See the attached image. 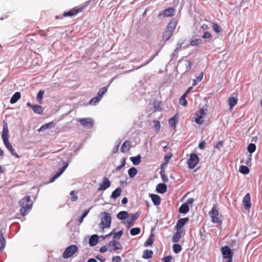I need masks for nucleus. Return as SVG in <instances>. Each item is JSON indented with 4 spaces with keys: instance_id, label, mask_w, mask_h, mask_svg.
Listing matches in <instances>:
<instances>
[{
    "instance_id": "obj_1",
    "label": "nucleus",
    "mask_w": 262,
    "mask_h": 262,
    "mask_svg": "<svg viewBox=\"0 0 262 262\" xmlns=\"http://www.w3.org/2000/svg\"><path fill=\"white\" fill-rule=\"evenodd\" d=\"M20 206V212L23 216L26 215L31 210L32 203L30 196H25L19 202Z\"/></svg>"
},
{
    "instance_id": "obj_2",
    "label": "nucleus",
    "mask_w": 262,
    "mask_h": 262,
    "mask_svg": "<svg viewBox=\"0 0 262 262\" xmlns=\"http://www.w3.org/2000/svg\"><path fill=\"white\" fill-rule=\"evenodd\" d=\"M102 218L101 220L100 227L102 229L110 227L112 218L111 214L106 212L101 213Z\"/></svg>"
},
{
    "instance_id": "obj_3",
    "label": "nucleus",
    "mask_w": 262,
    "mask_h": 262,
    "mask_svg": "<svg viewBox=\"0 0 262 262\" xmlns=\"http://www.w3.org/2000/svg\"><path fill=\"white\" fill-rule=\"evenodd\" d=\"M209 215L211 218L212 223L219 225L222 224V221L219 217V213L215 205L212 207L211 210L209 212Z\"/></svg>"
},
{
    "instance_id": "obj_4",
    "label": "nucleus",
    "mask_w": 262,
    "mask_h": 262,
    "mask_svg": "<svg viewBox=\"0 0 262 262\" xmlns=\"http://www.w3.org/2000/svg\"><path fill=\"white\" fill-rule=\"evenodd\" d=\"M78 250V247L76 245H71L66 248L62 254V257L64 258H70L77 252Z\"/></svg>"
},
{
    "instance_id": "obj_5",
    "label": "nucleus",
    "mask_w": 262,
    "mask_h": 262,
    "mask_svg": "<svg viewBox=\"0 0 262 262\" xmlns=\"http://www.w3.org/2000/svg\"><path fill=\"white\" fill-rule=\"evenodd\" d=\"M62 165L63 166V167L61 169H60L59 171L57 172L54 175V176L53 177H52L50 179V181H49L50 183L53 182L54 181H55V180H56L58 178H59L63 173V172L66 170V169L68 167V166L69 165V163L67 162L63 161H61L59 163V165Z\"/></svg>"
},
{
    "instance_id": "obj_6",
    "label": "nucleus",
    "mask_w": 262,
    "mask_h": 262,
    "mask_svg": "<svg viewBox=\"0 0 262 262\" xmlns=\"http://www.w3.org/2000/svg\"><path fill=\"white\" fill-rule=\"evenodd\" d=\"M223 257L227 259V261H232L233 252L227 246H225L221 248Z\"/></svg>"
},
{
    "instance_id": "obj_7",
    "label": "nucleus",
    "mask_w": 262,
    "mask_h": 262,
    "mask_svg": "<svg viewBox=\"0 0 262 262\" xmlns=\"http://www.w3.org/2000/svg\"><path fill=\"white\" fill-rule=\"evenodd\" d=\"M199 162V158L198 156L192 153L189 156V158L187 161L188 167L190 169L194 168Z\"/></svg>"
},
{
    "instance_id": "obj_8",
    "label": "nucleus",
    "mask_w": 262,
    "mask_h": 262,
    "mask_svg": "<svg viewBox=\"0 0 262 262\" xmlns=\"http://www.w3.org/2000/svg\"><path fill=\"white\" fill-rule=\"evenodd\" d=\"M175 14V10L172 7H169L161 11L158 15L159 18H164L166 17L172 16Z\"/></svg>"
},
{
    "instance_id": "obj_9",
    "label": "nucleus",
    "mask_w": 262,
    "mask_h": 262,
    "mask_svg": "<svg viewBox=\"0 0 262 262\" xmlns=\"http://www.w3.org/2000/svg\"><path fill=\"white\" fill-rule=\"evenodd\" d=\"M78 121L89 128H92L94 125V120L91 118H79Z\"/></svg>"
},
{
    "instance_id": "obj_10",
    "label": "nucleus",
    "mask_w": 262,
    "mask_h": 262,
    "mask_svg": "<svg viewBox=\"0 0 262 262\" xmlns=\"http://www.w3.org/2000/svg\"><path fill=\"white\" fill-rule=\"evenodd\" d=\"M108 246L110 248V251L120 250L123 248L121 244L119 242L116 241L114 239L110 241L108 243Z\"/></svg>"
},
{
    "instance_id": "obj_11",
    "label": "nucleus",
    "mask_w": 262,
    "mask_h": 262,
    "mask_svg": "<svg viewBox=\"0 0 262 262\" xmlns=\"http://www.w3.org/2000/svg\"><path fill=\"white\" fill-rule=\"evenodd\" d=\"M111 186V182L107 177L103 178L102 183L100 185L98 189V191H104L109 188Z\"/></svg>"
},
{
    "instance_id": "obj_12",
    "label": "nucleus",
    "mask_w": 262,
    "mask_h": 262,
    "mask_svg": "<svg viewBox=\"0 0 262 262\" xmlns=\"http://www.w3.org/2000/svg\"><path fill=\"white\" fill-rule=\"evenodd\" d=\"M140 212H137L135 213H132L129 215L130 219L127 221V228H129L134 225V222L138 218Z\"/></svg>"
},
{
    "instance_id": "obj_13",
    "label": "nucleus",
    "mask_w": 262,
    "mask_h": 262,
    "mask_svg": "<svg viewBox=\"0 0 262 262\" xmlns=\"http://www.w3.org/2000/svg\"><path fill=\"white\" fill-rule=\"evenodd\" d=\"M243 202L244 207L246 209L249 210L251 206L250 195L249 193H247L243 198Z\"/></svg>"
},
{
    "instance_id": "obj_14",
    "label": "nucleus",
    "mask_w": 262,
    "mask_h": 262,
    "mask_svg": "<svg viewBox=\"0 0 262 262\" xmlns=\"http://www.w3.org/2000/svg\"><path fill=\"white\" fill-rule=\"evenodd\" d=\"M189 221L188 217L181 218L178 220L175 228L177 230H182V228Z\"/></svg>"
},
{
    "instance_id": "obj_15",
    "label": "nucleus",
    "mask_w": 262,
    "mask_h": 262,
    "mask_svg": "<svg viewBox=\"0 0 262 262\" xmlns=\"http://www.w3.org/2000/svg\"><path fill=\"white\" fill-rule=\"evenodd\" d=\"M177 19L174 18H172L169 23L167 27L166 30L170 31L171 32L173 33L177 25Z\"/></svg>"
},
{
    "instance_id": "obj_16",
    "label": "nucleus",
    "mask_w": 262,
    "mask_h": 262,
    "mask_svg": "<svg viewBox=\"0 0 262 262\" xmlns=\"http://www.w3.org/2000/svg\"><path fill=\"white\" fill-rule=\"evenodd\" d=\"M2 139H9V130L7 123L4 121L3 122V128L2 134Z\"/></svg>"
},
{
    "instance_id": "obj_17",
    "label": "nucleus",
    "mask_w": 262,
    "mask_h": 262,
    "mask_svg": "<svg viewBox=\"0 0 262 262\" xmlns=\"http://www.w3.org/2000/svg\"><path fill=\"white\" fill-rule=\"evenodd\" d=\"M82 9L83 8L81 7L78 9L71 10L69 11L64 12L63 13V16L68 17L74 16L77 14L78 13L81 12L82 11Z\"/></svg>"
},
{
    "instance_id": "obj_18",
    "label": "nucleus",
    "mask_w": 262,
    "mask_h": 262,
    "mask_svg": "<svg viewBox=\"0 0 262 262\" xmlns=\"http://www.w3.org/2000/svg\"><path fill=\"white\" fill-rule=\"evenodd\" d=\"M156 191L159 193L163 194L167 191V185L165 183H159L156 186Z\"/></svg>"
},
{
    "instance_id": "obj_19",
    "label": "nucleus",
    "mask_w": 262,
    "mask_h": 262,
    "mask_svg": "<svg viewBox=\"0 0 262 262\" xmlns=\"http://www.w3.org/2000/svg\"><path fill=\"white\" fill-rule=\"evenodd\" d=\"M179 121V116L175 114L172 118H170L169 120V124L170 126L175 128L177 124Z\"/></svg>"
},
{
    "instance_id": "obj_20",
    "label": "nucleus",
    "mask_w": 262,
    "mask_h": 262,
    "mask_svg": "<svg viewBox=\"0 0 262 262\" xmlns=\"http://www.w3.org/2000/svg\"><path fill=\"white\" fill-rule=\"evenodd\" d=\"M99 237L97 234L92 235L89 239V245L91 247L96 246L98 242Z\"/></svg>"
},
{
    "instance_id": "obj_21",
    "label": "nucleus",
    "mask_w": 262,
    "mask_h": 262,
    "mask_svg": "<svg viewBox=\"0 0 262 262\" xmlns=\"http://www.w3.org/2000/svg\"><path fill=\"white\" fill-rule=\"evenodd\" d=\"M151 199L155 205H159L161 203V198L157 194H151Z\"/></svg>"
},
{
    "instance_id": "obj_22",
    "label": "nucleus",
    "mask_w": 262,
    "mask_h": 262,
    "mask_svg": "<svg viewBox=\"0 0 262 262\" xmlns=\"http://www.w3.org/2000/svg\"><path fill=\"white\" fill-rule=\"evenodd\" d=\"M6 241L3 236V233L2 231L0 230V252L4 250L5 248Z\"/></svg>"
},
{
    "instance_id": "obj_23",
    "label": "nucleus",
    "mask_w": 262,
    "mask_h": 262,
    "mask_svg": "<svg viewBox=\"0 0 262 262\" xmlns=\"http://www.w3.org/2000/svg\"><path fill=\"white\" fill-rule=\"evenodd\" d=\"M122 191V189L121 187L117 188L115 190H114L112 194L111 195V198L116 199L118 197H119Z\"/></svg>"
},
{
    "instance_id": "obj_24",
    "label": "nucleus",
    "mask_w": 262,
    "mask_h": 262,
    "mask_svg": "<svg viewBox=\"0 0 262 262\" xmlns=\"http://www.w3.org/2000/svg\"><path fill=\"white\" fill-rule=\"evenodd\" d=\"M21 97L20 93L19 92H15L10 99V102L11 104L16 103Z\"/></svg>"
},
{
    "instance_id": "obj_25",
    "label": "nucleus",
    "mask_w": 262,
    "mask_h": 262,
    "mask_svg": "<svg viewBox=\"0 0 262 262\" xmlns=\"http://www.w3.org/2000/svg\"><path fill=\"white\" fill-rule=\"evenodd\" d=\"M177 232L173 234L172 236V241L173 243H178L179 242L180 238H181V233L182 232V230H177Z\"/></svg>"
},
{
    "instance_id": "obj_26",
    "label": "nucleus",
    "mask_w": 262,
    "mask_h": 262,
    "mask_svg": "<svg viewBox=\"0 0 262 262\" xmlns=\"http://www.w3.org/2000/svg\"><path fill=\"white\" fill-rule=\"evenodd\" d=\"M129 217V214L127 212L125 211H120L117 215V217L121 220H123L127 219Z\"/></svg>"
},
{
    "instance_id": "obj_27",
    "label": "nucleus",
    "mask_w": 262,
    "mask_h": 262,
    "mask_svg": "<svg viewBox=\"0 0 262 262\" xmlns=\"http://www.w3.org/2000/svg\"><path fill=\"white\" fill-rule=\"evenodd\" d=\"M32 110L35 113L39 115H42L43 112L42 106L37 104H34Z\"/></svg>"
},
{
    "instance_id": "obj_28",
    "label": "nucleus",
    "mask_w": 262,
    "mask_h": 262,
    "mask_svg": "<svg viewBox=\"0 0 262 262\" xmlns=\"http://www.w3.org/2000/svg\"><path fill=\"white\" fill-rule=\"evenodd\" d=\"M189 210V207L187 204H183L179 208V211L180 213L186 214Z\"/></svg>"
},
{
    "instance_id": "obj_29",
    "label": "nucleus",
    "mask_w": 262,
    "mask_h": 262,
    "mask_svg": "<svg viewBox=\"0 0 262 262\" xmlns=\"http://www.w3.org/2000/svg\"><path fill=\"white\" fill-rule=\"evenodd\" d=\"M153 251L151 250L146 249L144 251L142 257L144 259H149L152 257Z\"/></svg>"
},
{
    "instance_id": "obj_30",
    "label": "nucleus",
    "mask_w": 262,
    "mask_h": 262,
    "mask_svg": "<svg viewBox=\"0 0 262 262\" xmlns=\"http://www.w3.org/2000/svg\"><path fill=\"white\" fill-rule=\"evenodd\" d=\"M141 158L140 155H138L137 156L130 157V160L134 165H138L141 162Z\"/></svg>"
},
{
    "instance_id": "obj_31",
    "label": "nucleus",
    "mask_w": 262,
    "mask_h": 262,
    "mask_svg": "<svg viewBox=\"0 0 262 262\" xmlns=\"http://www.w3.org/2000/svg\"><path fill=\"white\" fill-rule=\"evenodd\" d=\"M55 124L53 122H50L48 123H46L43 125H42L39 129H38L39 132H41L44 130L48 128H51L54 127Z\"/></svg>"
},
{
    "instance_id": "obj_32",
    "label": "nucleus",
    "mask_w": 262,
    "mask_h": 262,
    "mask_svg": "<svg viewBox=\"0 0 262 262\" xmlns=\"http://www.w3.org/2000/svg\"><path fill=\"white\" fill-rule=\"evenodd\" d=\"M130 142L126 141L122 145L121 150L122 152H126L129 150Z\"/></svg>"
},
{
    "instance_id": "obj_33",
    "label": "nucleus",
    "mask_w": 262,
    "mask_h": 262,
    "mask_svg": "<svg viewBox=\"0 0 262 262\" xmlns=\"http://www.w3.org/2000/svg\"><path fill=\"white\" fill-rule=\"evenodd\" d=\"M154 234L151 233L144 244L145 247L151 246L154 242Z\"/></svg>"
},
{
    "instance_id": "obj_34",
    "label": "nucleus",
    "mask_w": 262,
    "mask_h": 262,
    "mask_svg": "<svg viewBox=\"0 0 262 262\" xmlns=\"http://www.w3.org/2000/svg\"><path fill=\"white\" fill-rule=\"evenodd\" d=\"M230 109H232L237 103V99L233 97H230L228 99Z\"/></svg>"
},
{
    "instance_id": "obj_35",
    "label": "nucleus",
    "mask_w": 262,
    "mask_h": 262,
    "mask_svg": "<svg viewBox=\"0 0 262 262\" xmlns=\"http://www.w3.org/2000/svg\"><path fill=\"white\" fill-rule=\"evenodd\" d=\"M109 85L110 84H108L107 86H104L101 88L98 92L97 96H98L99 97L102 99L103 95L107 92V88L109 86Z\"/></svg>"
},
{
    "instance_id": "obj_36",
    "label": "nucleus",
    "mask_w": 262,
    "mask_h": 262,
    "mask_svg": "<svg viewBox=\"0 0 262 262\" xmlns=\"http://www.w3.org/2000/svg\"><path fill=\"white\" fill-rule=\"evenodd\" d=\"M128 173L130 178H133L137 173V170L135 167H131L128 170Z\"/></svg>"
},
{
    "instance_id": "obj_37",
    "label": "nucleus",
    "mask_w": 262,
    "mask_h": 262,
    "mask_svg": "<svg viewBox=\"0 0 262 262\" xmlns=\"http://www.w3.org/2000/svg\"><path fill=\"white\" fill-rule=\"evenodd\" d=\"M173 33L171 32L170 31L165 30L163 34V39L165 41L168 40L170 37Z\"/></svg>"
},
{
    "instance_id": "obj_38",
    "label": "nucleus",
    "mask_w": 262,
    "mask_h": 262,
    "mask_svg": "<svg viewBox=\"0 0 262 262\" xmlns=\"http://www.w3.org/2000/svg\"><path fill=\"white\" fill-rule=\"evenodd\" d=\"M239 171L243 174H246L249 172V169L247 166L241 165L239 167Z\"/></svg>"
},
{
    "instance_id": "obj_39",
    "label": "nucleus",
    "mask_w": 262,
    "mask_h": 262,
    "mask_svg": "<svg viewBox=\"0 0 262 262\" xmlns=\"http://www.w3.org/2000/svg\"><path fill=\"white\" fill-rule=\"evenodd\" d=\"M172 249L173 252L177 254L180 252L182 251V246L178 244H174L172 246Z\"/></svg>"
},
{
    "instance_id": "obj_40",
    "label": "nucleus",
    "mask_w": 262,
    "mask_h": 262,
    "mask_svg": "<svg viewBox=\"0 0 262 262\" xmlns=\"http://www.w3.org/2000/svg\"><path fill=\"white\" fill-rule=\"evenodd\" d=\"M202 43V39L201 38H197L192 40L190 41V45L191 46H198Z\"/></svg>"
},
{
    "instance_id": "obj_41",
    "label": "nucleus",
    "mask_w": 262,
    "mask_h": 262,
    "mask_svg": "<svg viewBox=\"0 0 262 262\" xmlns=\"http://www.w3.org/2000/svg\"><path fill=\"white\" fill-rule=\"evenodd\" d=\"M101 99L98 96L93 98L90 101L89 104L92 105H95L98 103Z\"/></svg>"
},
{
    "instance_id": "obj_42",
    "label": "nucleus",
    "mask_w": 262,
    "mask_h": 262,
    "mask_svg": "<svg viewBox=\"0 0 262 262\" xmlns=\"http://www.w3.org/2000/svg\"><path fill=\"white\" fill-rule=\"evenodd\" d=\"M141 232V229L139 227L133 228L130 230V234L135 236L139 234Z\"/></svg>"
},
{
    "instance_id": "obj_43",
    "label": "nucleus",
    "mask_w": 262,
    "mask_h": 262,
    "mask_svg": "<svg viewBox=\"0 0 262 262\" xmlns=\"http://www.w3.org/2000/svg\"><path fill=\"white\" fill-rule=\"evenodd\" d=\"M44 93L45 92L43 90H40L39 92L37 93L36 99L40 104L42 103V97Z\"/></svg>"
},
{
    "instance_id": "obj_44",
    "label": "nucleus",
    "mask_w": 262,
    "mask_h": 262,
    "mask_svg": "<svg viewBox=\"0 0 262 262\" xmlns=\"http://www.w3.org/2000/svg\"><path fill=\"white\" fill-rule=\"evenodd\" d=\"M160 174L163 182H167L168 181V179L167 176L165 174V170L162 169V170H160Z\"/></svg>"
},
{
    "instance_id": "obj_45",
    "label": "nucleus",
    "mask_w": 262,
    "mask_h": 262,
    "mask_svg": "<svg viewBox=\"0 0 262 262\" xmlns=\"http://www.w3.org/2000/svg\"><path fill=\"white\" fill-rule=\"evenodd\" d=\"M203 77V73H201L199 74V75L196 77V78L193 80L192 85L195 86V85H196V84L198 82H200L202 80Z\"/></svg>"
},
{
    "instance_id": "obj_46",
    "label": "nucleus",
    "mask_w": 262,
    "mask_h": 262,
    "mask_svg": "<svg viewBox=\"0 0 262 262\" xmlns=\"http://www.w3.org/2000/svg\"><path fill=\"white\" fill-rule=\"evenodd\" d=\"M91 209V208H90L88 210H86L84 211V212L79 219V224H81L83 222L84 219L87 216Z\"/></svg>"
},
{
    "instance_id": "obj_47",
    "label": "nucleus",
    "mask_w": 262,
    "mask_h": 262,
    "mask_svg": "<svg viewBox=\"0 0 262 262\" xmlns=\"http://www.w3.org/2000/svg\"><path fill=\"white\" fill-rule=\"evenodd\" d=\"M256 149V145L254 143H250L248 145L247 150L248 151L252 154L254 152Z\"/></svg>"
},
{
    "instance_id": "obj_48",
    "label": "nucleus",
    "mask_w": 262,
    "mask_h": 262,
    "mask_svg": "<svg viewBox=\"0 0 262 262\" xmlns=\"http://www.w3.org/2000/svg\"><path fill=\"white\" fill-rule=\"evenodd\" d=\"M183 43V41L179 40L177 43V48L175 49L174 53L172 54V56L174 57V56H176V55L178 54L177 50H179L181 47L182 44Z\"/></svg>"
},
{
    "instance_id": "obj_49",
    "label": "nucleus",
    "mask_w": 262,
    "mask_h": 262,
    "mask_svg": "<svg viewBox=\"0 0 262 262\" xmlns=\"http://www.w3.org/2000/svg\"><path fill=\"white\" fill-rule=\"evenodd\" d=\"M153 122L154 129L156 132H158L161 128L160 122L157 120H154Z\"/></svg>"
},
{
    "instance_id": "obj_50",
    "label": "nucleus",
    "mask_w": 262,
    "mask_h": 262,
    "mask_svg": "<svg viewBox=\"0 0 262 262\" xmlns=\"http://www.w3.org/2000/svg\"><path fill=\"white\" fill-rule=\"evenodd\" d=\"M123 231L122 230H120L115 233L113 235V239L115 240L116 239H119L121 236L122 235Z\"/></svg>"
},
{
    "instance_id": "obj_51",
    "label": "nucleus",
    "mask_w": 262,
    "mask_h": 262,
    "mask_svg": "<svg viewBox=\"0 0 262 262\" xmlns=\"http://www.w3.org/2000/svg\"><path fill=\"white\" fill-rule=\"evenodd\" d=\"M212 28L216 33H219L221 31V27L217 24L213 23Z\"/></svg>"
},
{
    "instance_id": "obj_52",
    "label": "nucleus",
    "mask_w": 262,
    "mask_h": 262,
    "mask_svg": "<svg viewBox=\"0 0 262 262\" xmlns=\"http://www.w3.org/2000/svg\"><path fill=\"white\" fill-rule=\"evenodd\" d=\"M8 150L11 152L12 155H13V156H14V157H16L17 158H19V156L16 152V151H15L14 149L13 148V147L12 146H11V147L8 148Z\"/></svg>"
},
{
    "instance_id": "obj_53",
    "label": "nucleus",
    "mask_w": 262,
    "mask_h": 262,
    "mask_svg": "<svg viewBox=\"0 0 262 262\" xmlns=\"http://www.w3.org/2000/svg\"><path fill=\"white\" fill-rule=\"evenodd\" d=\"M70 195L71 196V200L72 202H75L78 199V196L77 195H76L74 193V191H72L70 192Z\"/></svg>"
},
{
    "instance_id": "obj_54",
    "label": "nucleus",
    "mask_w": 262,
    "mask_h": 262,
    "mask_svg": "<svg viewBox=\"0 0 262 262\" xmlns=\"http://www.w3.org/2000/svg\"><path fill=\"white\" fill-rule=\"evenodd\" d=\"M202 119V116H199L195 119V121L198 124H202L204 121Z\"/></svg>"
},
{
    "instance_id": "obj_55",
    "label": "nucleus",
    "mask_w": 262,
    "mask_h": 262,
    "mask_svg": "<svg viewBox=\"0 0 262 262\" xmlns=\"http://www.w3.org/2000/svg\"><path fill=\"white\" fill-rule=\"evenodd\" d=\"M158 55V53L155 54L154 55L152 56V57L149 59L147 61H146L145 63H144V64H142L141 66H140V67H137V68H136V69H138L140 68H141L146 64H147L148 63H149L150 61H151L153 59Z\"/></svg>"
},
{
    "instance_id": "obj_56",
    "label": "nucleus",
    "mask_w": 262,
    "mask_h": 262,
    "mask_svg": "<svg viewBox=\"0 0 262 262\" xmlns=\"http://www.w3.org/2000/svg\"><path fill=\"white\" fill-rule=\"evenodd\" d=\"M3 140V142H4V144L5 145V146H6V147L8 149V148L9 147H11V146H12L11 144H10V143L9 142V139H4Z\"/></svg>"
},
{
    "instance_id": "obj_57",
    "label": "nucleus",
    "mask_w": 262,
    "mask_h": 262,
    "mask_svg": "<svg viewBox=\"0 0 262 262\" xmlns=\"http://www.w3.org/2000/svg\"><path fill=\"white\" fill-rule=\"evenodd\" d=\"M3 140V142H4V144L5 145V146H6V147L8 149V148L9 147H11V146H12L11 144H10V143L9 142V139H4Z\"/></svg>"
},
{
    "instance_id": "obj_58",
    "label": "nucleus",
    "mask_w": 262,
    "mask_h": 262,
    "mask_svg": "<svg viewBox=\"0 0 262 262\" xmlns=\"http://www.w3.org/2000/svg\"><path fill=\"white\" fill-rule=\"evenodd\" d=\"M172 155L171 153H169L168 155L165 156L164 158V162L166 163H167L169 162V160L171 158Z\"/></svg>"
},
{
    "instance_id": "obj_59",
    "label": "nucleus",
    "mask_w": 262,
    "mask_h": 262,
    "mask_svg": "<svg viewBox=\"0 0 262 262\" xmlns=\"http://www.w3.org/2000/svg\"><path fill=\"white\" fill-rule=\"evenodd\" d=\"M179 103L181 105L185 106L187 104V101L186 98H180V100H179Z\"/></svg>"
},
{
    "instance_id": "obj_60",
    "label": "nucleus",
    "mask_w": 262,
    "mask_h": 262,
    "mask_svg": "<svg viewBox=\"0 0 262 262\" xmlns=\"http://www.w3.org/2000/svg\"><path fill=\"white\" fill-rule=\"evenodd\" d=\"M192 66V63L189 60H187L186 64V71H188V70H189L191 69Z\"/></svg>"
},
{
    "instance_id": "obj_61",
    "label": "nucleus",
    "mask_w": 262,
    "mask_h": 262,
    "mask_svg": "<svg viewBox=\"0 0 262 262\" xmlns=\"http://www.w3.org/2000/svg\"><path fill=\"white\" fill-rule=\"evenodd\" d=\"M121 258L119 256H115L112 257L113 262H121Z\"/></svg>"
},
{
    "instance_id": "obj_62",
    "label": "nucleus",
    "mask_w": 262,
    "mask_h": 262,
    "mask_svg": "<svg viewBox=\"0 0 262 262\" xmlns=\"http://www.w3.org/2000/svg\"><path fill=\"white\" fill-rule=\"evenodd\" d=\"M211 37V34L208 31L205 32L202 37L204 39L209 38Z\"/></svg>"
},
{
    "instance_id": "obj_63",
    "label": "nucleus",
    "mask_w": 262,
    "mask_h": 262,
    "mask_svg": "<svg viewBox=\"0 0 262 262\" xmlns=\"http://www.w3.org/2000/svg\"><path fill=\"white\" fill-rule=\"evenodd\" d=\"M172 256L170 255H168L164 257L163 259V262H171L172 259Z\"/></svg>"
},
{
    "instance_id": "obj_64",
    "label": "nucleus",
    "mask_w": 262,
    "mask_h": 262,
    "mask_svg": "<svg viewBox=\"0 0 262 262\" xmlns=\"http://www.w3.org/2000/svg\"><path fill=\"white\" fill-rule=\"evenodd\" d=\"M96 258L101 262H104L105 261V258L102 255H98L96 256Z\"/></svg>"
}]
</instances>
